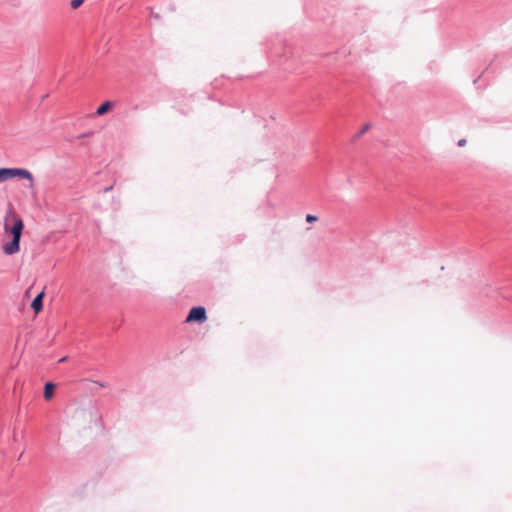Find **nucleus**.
Segmentation results:
<instances>
[{
  "mask_svg": "<svg viewBox=\"0 0 512 512\" xmlns=\"http://www.w3.org/2000/svg\"><path fill=\"white\" fill-rule=\"evenodd\" d=\"M19 177L27 179L31 182L34 181L33 175L30 171L24 168H0V183H3L9 179Z\"/></svg>",
  "mask_w": 512,
  "mask_h": 512,
  "instance_id": "1",
  "label": "nucleus"
},
{
  "mask_svg": "<svg viewBox=\"0 0 512 512\" xmlns=\"http://www.w3.org/2000/svg\"><path fill=\"white\" fill-rule=\"evenodd\" d=\"M207 319V316H206V310L204 307L202 306H196V307H193L187 317H186V322L187 323H193V322H197V323H203L205 322Z\"/></svg>",
  "mask_w": 512,
  "mask_h": 512,
  "instance_id": "2",
  "label": "nucleus"
},
{
  "mask_svg": "<svg viewBox=\"0 0 512 512\" xmlns=\"http://www.w3.org/2000/svg\"><path fill=\"white\" fill-rule=\"evenodd\" d=\"M23 227L24 224L22 219L16 217L12 227L9 228L8 225L5 224V231H9L12 234V237L20 239Z\"/></svg>",
  "mask_w": 512,
  "mask_h": 512,
  "instance_id": "3",
  "label": "nucleus"
},
{
  "mask_svg": "<svg viewBox=\"0 0 512 512\" xmlns=\"http://www.w3.org/2000/svg\"><path fill=\"white\" fill-rule=\"evenodd\" d=\"M20 239L12 237V240L3 245V251L7 255H13L20 249Z\"/></svg>",
  "mask_w": 512,
  "mask_h": 512,
  "instance_id": "4",
  "label": "nucleus"
},
{
  "mask_svg": "<svg viewBox=\"0 0 512 512\" xmlns=\"http://www.w3.org/2000/svg\"><path fill=\"white\" fill-rule=\"evenodd\" d=\"M44 291H41L32 301L31 308L36 312H40L43 307Z\"/></svg>",
  "mask_w": 512,
  "mask_h": 512,
  "instance_id": "5",
  "label": "nucleus"
},
{
  "mask_svg": "<svg viewBox=\"0 0 512 512\" xmlns=\"http://www.w3.org/2000/svg\"><path fill=\"white\" fill-rule=\"evenodd\" d=\"M55 385L51 382H47L44 386L43 396L46 400H49L53 397Z\"/></svg>",
  "mask_w": 512,
  "mask_h": 512,
  "instance_id": "6",
  "label": "nucleus"
},
{
  "mask_svg": "<svg viewBox=\"0 0 512 512\" xmlns=\"http://www.w3.org/2000/svg\"><path fill=\"white\" fill-rule=\"evenodd\" d=\"M112 107V104L111 102L109 101H105L104 103H102L96 110V115L97 116H101L103 114H105L106 112H108Z\"/></svg>",
  "mask_w": 512,
  "mask_h": 512,
  "instance_id": "7",
  "label": "nucleus"
},
{
  "mask_svg": "<svg viewBox=\"0 0 512 512\" xmlns=\"http://www.w3.org/2000/svg\"><path fill=\"white\" fill-rule=\"evenodd\" d=\"M84 0H71V7L73 9H77L82 3H83Z\"/></svg>",
  "mask_w": 512,
  "mask_h": 512,
  "instance_id": "8",
  "label": "nucleus"
},
{
  "mask_svg": "<svg viewBox=\"0 0 512 512\" xmlns=\"http://www.w3.org/2000/svg\"><path fill=\"white\" fill-rule=\"evenodd\" d=\"M317 220H318V217L315 215H312V214L306 215V221L308 223H313V222H316Z\"/></svg>",
  "mask_w": 512,
  "mask_h": 512,
  "instance_id": "9",
  "label": "nucleus"
},
{
  "mask_svg": "<svg viewBox=\"0 0 512 512\" xmlns=\"http://www.w3.org/2000/svg\"><path fill=\"white\" fill-rule=\"evenodd\" d=\"M466 143H467L466 139H460L458 141V146L464 147L466 145Z\"/></svg>",
  "mask_w": 512,
  "mask_h": 512,
  "instance_id": "10",
  "label": "nucleus"
},
{
  "mask_svg": "<svg viewBox=\"0 0 512 512\" xmlns=\"http://www.w3.org/2000/svg\"><path fill=\"white\" fill-rule=\"evenodd\" d=\"M66 359H67V357H63L60 359V362H64V361H66Z\"/></svg>",
  "mask_w": 512,
  "mask_h": 512,
  "instance_id": "11",
  "label": "nucleus"
}]
</instances>
